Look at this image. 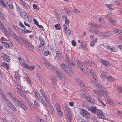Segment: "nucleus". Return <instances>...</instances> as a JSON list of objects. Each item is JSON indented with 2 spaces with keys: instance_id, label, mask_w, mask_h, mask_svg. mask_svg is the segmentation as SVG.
<instances>
[{
  "instance_id": "nucleus-15",
  "label": "nucleus",
  "mask_w": 122,
  "mask_h": 122,
  "mask_svg": "<svg viewBox=\"0 0 122 122\" xmlns=\"http://www.w3.org/2000/svg\"><path fill=\"white\" fill-rule=\"evenodd\" d=\"M14 101L15 103L19 106H20L21 104L22 103V102H20L19 100L16 98H15Z\"/></svg>"
},
{
  "instance_id": "nucleus-56",
  "label": "nucleus",
  "mask_w": 122,
  "mask_h": 122,
  "mask_svg": "<svg viewBox=\"0 0 122 122\" xmlns=\"http://www.w3.org/2000/svg\"><path fill=\"white\" fill-rule=\"evenodd\" d=\"M94 85L97 87L100 88V89L102 88V86L100 85V84H99L98 83H97V84H94Z\"/></svg>"
},
{
  "instance_id": "nucleus-40",
  "label": "nucleus",
  "mask_w": 122,
  "mask_h": 122,
  "mask_svg": "<svg viewBox=\"0 0 122 122\" xmlns=\"http://www.w3.org/2000/svg\"><path fill=\"white\" fill-rule=\"evenodd\" d=\"M57 111L58 114L59 116L61 117H62L63 116V114L61 110H59Z\"/></svg>"
},
{
  "instance_id": "nucleus-61",
  "label": "nucleus",
  "mask_w": 122,
  "mask_h": 122,
  "mask_svg": "<svg viewBox=\"0 0 122 122\" xmlns=\"http://www.w3.org/2000/svg\"><path fill=\"white\" fill-rule=\"evenodd\" d=\"M0 17L3 20H4L5 19V17H4L3 14L1 13L0 14Z\"/></svg>"
},
{
  "instance_id": "nucleus-36",
  "label": "nucleus",
  "mask_w": 122,
  "mask_h": 122,
  "mask_svg": "<svg viewBox=\"0 0 122 122\" xmlns=\"http://www.w3.org/2000/svg\"><path fill=\"white\" fill-rule=\"evenodd\" d=\"M101 95L103 97H105L107 95V93L105 91H102L100 92Z\"/></svg>"
},
{
  "instance_id": "nucleus-22",
  "label": "nucleus",
  "mask_w": 122,
  "mask_h": 122,
  "mask_svg": "<svg viewBox=\"0 0 122 122\" xmlns=\"http://www.w3.org/2000/svg\"><path fill=\"white\" fill-rule=\"evenodd\" d=\"M9 107L13 111H16L17 110L16 107L14 106V105L13 103L12 104V105H10V106H9Z\"/></svg>"
},
{
  "instance_id": "nucleus-5",
  "label": "nucleus",
  "mask_w": 122,
  "mask_h": 122,
  "mask_svg": "<svg viewBox=\"0 0 122 122\" xmlns=\"http://www.w3.org/2000/svg\"><path fill=\"white\" fill-rule=\"evenodd\" d=\"M40 92L42 97L44 98L46 101L48 103L50 102L48 98L47 97L46 95L41 89H40Z\"/></svg>"
},
{
  "instance_id": "nucleus-58",
  "label": "nucleus",
  "mask_w": 122,
  "mask_h": 122,
  "mask_svg": "<svg viewBox=\"0 0 122 122\" xmlns=\"http://www.w3.org/2000/svg\"><path fill=\"white\" fill-rule=\"evenodd\" d=\"M86 99L90 102H92L93 100L91 98L88 97H86Z\"/></svg>"
},
{
  "instance_id": "nucleus-41",
  "label": "nucleus",
  "mask_w": 122,
  "mask_h": 122,
  "mask_svg": "<svg viewBox=\"0 0 122 122\" xmlns=\"http://www.w3.org/2000/svg\"><path fill=\"white\" fill-rule=\"evenodd\" d=\"M65 23L68 25L70 21L67 16H65Z\"/></svg>"
},
{
  "instance_id": "nucleus-64",
  "label": "nucleus",
  "mask_w": 122,
  "mask_h": 122,
  "mask_svg": "<svg viewBox=\"0 0 122 122\" xmlns=\"http://www.w3.org/2000/svg\"><path fill=\"white\" fill-rule=\"evenodd\" d=\"M97 100H98L102 104V105L103 106H106L105 104L103 103V102L101 100H100L98 98H97Z\"/></svg>"
},
{
  "instance_id": "nucleus-8",
  "label": "nucleus",
  "mask_w": 122,
  "mask_h": 122,
  "mask_svg": "<svg viewBox=\"0 0 122 122\" xmlns=\"http://www.w3.org/2000/svg\"><path fill=\"white\" fill-rule=\"evenodd\" d=\"M100 34L101 36L106 37H109L112 35V33H108L106 32H101Z\"/></svg>"
},
{
  "instance_id": "nucleus-21",
  "label": "nucleus",
  "mask_w": 122,
  "mask_h": 122,
  "mask_svg": "<svg viewBox=\"0 0 122 122\" xmlns=\"http://www.w3.org/2000/svg\"><path fill=\"white\" fill-rule=\"evenodd\" d=\"M55 106L57 111L60 110L61 107L57 103H55Z\"/></svg>"
},
{
  "instance_id": "nucleus-62",
  "label": "nucleus",
  "mask_w": 122,
  "mask_h": 122,
  "mask_svg": "<svg viewBox=\"0 0 122 122\" xmlns=\"http://www.w3.org/2000/svg\"><path fill=\"white\" fill-rule=\"evenodd\" d=\"M1 96L4 99V100L7 98L6 97V96L4 93H1Z\"/></svg>"
},
{
  "instance_id": "nucleus-31",
  "label": "nucleus",
  "mask_w": 122,
  "mask_h": 122,
  "mask_svg": "<svg viewBox=\"0 0 122 122\" xmlns=\"http://www.w3.org/2000/svg\"><path fill=\"white\" fill-rule=\"evenodd\" d=\"M108 20L109 22H111L113 25H114L116 24V21L115 20L112 19L110 18H109Z\"/></svg>"
},
{
  "instance_id": "nucleus-3",
  "label": "nucleus",
  "mask_w": 122,
  "mask_h": 122,
  "mask_svg": "<svg viewBox=\"0 0 122 122\" xmlns=\"http://www.w3.org/2000/svg\"><path fill=\"white\" fill-rule=\"evenodd\" d=\"M21 65L24 67L25 68H27L29 70L31 71L33 70L34 69L35 66H30L26 64L25 62H23L22 63H21Z\"/></svg>"
},
{
  "instance_id": "nucleus-11",
  "label": "nucleus",
  "mask_w": 122,
  "mask_h": 122,
  "mask_svg": "<svg viewBox=\"0 0 122 122\" xmlns=\"http://www.w3.org/2000/svg\"><path fill=\"white\" fill-rule=\"evenodd\" d=\"M1 65L4 68H6V70L10 69L9 65L5 62H2Z\"/></svg>"
},
{
  "instance_id": "nucleus-63",
  "label": "nucleus",
  "mask_w": 122,
  "mask_h": 122,
  "mask_svg": "<svg viewBox=\"0 0 122 122\" xmlns=\"http://www.w3.org/2000/svg\"><path fill=\"white\" fill-rule=\"evenodd\" d=\"M1 4H2L3 5V7H5V8H6L7 6V4L6 3H5L3 1L1 3Z\"/></svg>"
},
{
  "instance_id": "nucleus-52",
  "label": "nucleus",
  "mask_w": 122,
  "mask_h": 122,
  "mask_svg": "<svg viewBox=\"0 0 122 122\" xmlns=\"http://www.w3.org/2000/svg\"><path fill=\"white\" fill-rule=\"evenodd\" d=\"M65 33L68 36L70 35L71 33V31L69 29L67 30H66V32Z\"/></svg>"
},
{
  "instance_id": "nucleus-33",
  "label": "nucleus",
  "mask_w": 122,
  "mask_h": 122,
  "mask_svg": "<svg viewBox=\"0 0 122 122\" xmlns=\"http://www.w3.org/2000/svg\"><path fill=\"white\" fill-rule=\"evenodd\" d=\"M24 4L23 5L25 6L26 8V10H29L30 8V7L29 6V5H28L26 4V3H24Z\"/></svg>"
},
{
  "instance_id": "nucleus-47",
  "label": "nucleus",
  "mask_w": 122,
  "mask_h": 122,
  "mask_svg": "<svg viewBox=\"0 0 122 122\" xmlns=\"http://www.w3.org/2000/svg\"><path fill=\"white\" fill-rule=\"evenodd\" d=\"M15 87L17 89H18V91H20V84L19 83L17 84H16L15 85Z\"/></svg>"
},
{
  "instance_id": "nucleus-4",
  "label": "nucleus",
  "mask_w": 122,
  "mask_h": 122,
  "mask_svg": "<svg viewBox=\"0 0 122 122\" xmlns=\"http://www.w3.org/2000/svg\"><path fill=\"white\" fill-rule=\"evenodd\" d=\"M56 72L59 77L63 81H65V76L61 72L58 71H56Z\"/></svg>"
},
{
  "instance_id": "nucleus-14",
  "label": "nucleus",
  "mask_w": 122,
  "mask_h": 122,
  "mask_svg": "<svg viewBox=\"0 0 122 122\" xmlns=\"http://www.w3.org/2000/svg\"><path fill=\"white\" fill-rule=\"evenodd\" d=\"M90 73L91 74V75L93 77V79L95 80V82H94V83H95V82H97V78L96 76V75L95 74L93 71H90Z\"/></svg>"
},
{
  "instance_id": "nucleus-34",
  "label": "nucleus",
  "mask_w": 122,
  "mask_h": 122,
  "mask_svg": "<svg viewBox=\"0 0 122 122\" xmlns=\"http://www.w3.org/2000/svg\"><path fill=\"white\" fill-rule=\"evenodd\" d=\"M41 102V103L46 107L47 106V105L45 101L42 98L41 99V101H40Z\"/></svg>"
},
{
  "instance_id": "nucleus-23",
  "label": "nucleus",
  "mask_w": 122,
  "mask_h": 122,
  "mask_svg": "<svg viewBox=\"0 0 122 122\" xmlns=\"http://www.w3.org/2000/svg\"><path fill=\"white\" fill-rule=\"evenodd\" d=\"M107 81L108 82H112L114 80V78L111 76H109L108 77H107Z\"/></svg>"
},
{
  "instance_id": "nucleus-57",
  "label": "nucleus",
  "mask_w": 122,
  "mask_h": 122,
  "mask_svg": "<svg viewBox=\"0 0 122 122\" xmlns=\"http://www.w3.org/2000/svg\"><path fill=\"white\" fill-rule=\"evenodd\" d=\"M50 52L49 51H46L44 52V54L45 55L47 56L48 55L50 54Z\"/></svg>"
},
{
  "instance_id": "nucleus-2",
  "label": "nucleus",
  "mask_w": 122,
  "mask_h": 122,
  "mask_svg": "<svg viewBox=\"0 0 122 122\" xmlns=\"http://www.w3.org/2000/svg\"><path fill=\"white\" fill-rule=\"evenodd\" d=\"M80 113L81 116L85 118H88L90 117V113L84 109H81Z\"/></svg>"
},
{
  "instance_id": "nucleus-25",
  "label": "nucleus",
  "mask_w": 122,
  "mask_h": 122,
  "mask_svg": "<svg viewBox=\"0 0 122 122\" xmlns=\"http://www.w3.org/2000/svg\"><path fill=\"white\" fill-rule=\"evenodd\" d=\"M79 67L81 71L83 70L86 68L85 66L83 63L81 64L80 65Z\"/></svg>"
},
{
  "instance_id": "nucleus-13",
  "label": "nucleus",
  "mask_w": 122,
  "mask_h": 122,
  "mask_svg": "<svg viewBox=\"0 0 122 122\" xmlns=\"http://www.w3.org/2000/svg\"><path fill=\"white\" fill-rule=\"evenodd\" d=\"M44 45L40 44L38 46V48H39L40 52H41L43 51L44 50L45 48Z\"/></svg>"
},
{
  "instance_id": "nucleus-51",
  "label": "nucleus",
  "mask_w": 122,
  "mask_h": 122,
  "mask_svg": "<svg viewBox=\"0 0 122 122\" xmlns=\"http://www.w3.org/2000/svg\"><path fill=\"white\" fill-rule=\"evenodd\" d=\"M76 62L78 67L81 64L83 63L80 60H77Z\"/></svg>"
},
{
  "instance_id": "nucleus-54",
  "label": "nucleus",
  "mask_w": 122,
  "mask_h": 122,
  "mask_svg": "<svg viewBox=\"0 0 122 122\" xmlns=\"http://www.w3.org/2000/svg\"><path fill=\"white\" fill-rule=\"evenodd\" d=\"M65 11L66 12L68 15H71V12L68 10H65Z\"/></svg>"
},
{
  "instance_id": "nucleus-44",
  "label": "nucleus",
  "mask_w": 122,
  "mask_h": 122,
  "mask_svg": "<svg viewBox=\"0 0 122 122\" xmlns=\"http://www.w3.org/2000/svg\"><path fill=\"white\" fill-rule=\"evenodd\" d=\"M68 62L69 64H70L71 66H75V65L73 62L71 60L69 59L68 61Z\"/></svg>"
},
{
  "instance_id": "nucleus-17",
  "label": "nucleus",
  "mask_w": 122,
  "mask_h": 122,
  "mask_svg": "<svg viewBox=\"0 0 122 122\" xmlns=\"http://www.w3.org/2000/svg\"><path fill=\"white\" fill-rule=\"evenodd\" d=\"M6 104L9 107L10 105H12V103L10 101V100L8 98H7L4 100Z\"/></svg>"
},
{
  "instance_id": "nucleus-49",
  "label": "nucleus",
  "mask_w": 122,
  "mask_h": 122,
  "mask_svg": "<svg viewBox=\"0 0 122 122\" xmlns=\"http://www.w3.org/2000/svg\"><path fill=\"white\" fill-rule=\"evenodd\" d=\"M79 84L81 87H82L83 88L86 87V86L82 81H81Z\"/></svg>"
},
{
  "instance_id": "nucleus-55",
  "label": "nucleus",
  "mask_w": 122,
  "mask_h": 122,
  "mask_svg": "<svg viewBox=\"0 0 122 122\" xmlns=\"http://www.w3.org/2000/svg\"><path fill=\"white\" fill-rule=\"evenodd\" d=\"M67 115L68 117V118H69L70 120H72V118H71L72 115L71 113L67 114Z\"/></svg>"
},
{
  "instance_id": "nucleus-10",
  "label": "nucleus",
  "mask_w": 122,
  "mask_h": 122,
  "mask_svg": "<svg viewBox=\"0 0 122 122\" xmlns=\"http://www.w3.org/2000/svg\"><path fill=\"white\" fill-rule=\"evenodd\" d=\"M55 56V60L57 61H59L60 59H61V55L60 53L58 51H56Z\"/></svg>"
},
{
  "instance_id": "nucleus-30",
  "label": "nucleus",
  "mask_w": 122,
  "mask_h": 122,
  "mask_svg": "<svg viewBox=\"0 0 122 122\" xmlns=\"http://www.w3.org/2000/svg\"><path fill=\"white\" fill-rule=\"evenodd\" d=\"M7 94L9 95L10 97L12 98L13 100H14L15 98L16 97L14 96V94L10 92H7Z\"/></svg>"
},
{
  "instance_id": "nucleus-37",
  "label": "nucleus",
  "mask_w": 122,
  "mask_h": 122,
  "mask_svg": "<svg viewBox=\"0 0 122 122\" xmlns=\"http://www.w3.org/2000/svg\"><path fill=\"white\" fill-rule=\"evenodd\" d=\"M21 95L22 97H23L25 99L27 102H28L29 101V99H28L26 97V96L25 93H23Z\"/></svg>"
},
{
  "instance_id": "nucleus-35",
  "label": "nucleus",
  "mask_w": 122,
  "mask_h": 122,
  "mask_svg": "<svg viewBox=\"0 0 122 122\" xmlns=\"http://www.w3.org/2000/svg\"><path fill=\"white\" fill-rule=\"evenodd\" d=\"M34 94L39 99H41L42 98H41V96L40 94L39 93H38L37 92H34Z\"/></svg>"
},
{
  "instance_id": "nucleus-27",
  "label": "nucleus",
  "mask_w": 122,
  "mask_h": 122,
  "mask_svg": "<svg viewBox=\"0 0 122 122\" xmlns=\"http://www.w3.org/2000/svg\"><path fill=\"white\" fill-rule=\"evenodd\" d=\"M90 25L92 27L96 28H97L99 27V25L97 24L91 23L90 24Z\"/></svg>"
},
{
  "instance_id": "nucleus-19",
  "label": "nucleus",
  "mask_w": 122,
  "mask_h": 122,
  "mask_svg": "<svg viewBox=\"0 0 122 122\" xmlns=\"http://www.w3.org/2000/svg\"><path fill=\"white\" fill-rule=\"evenodd\" d=\"M97 110L96 107H92L91 108L90 111L94 113H96Z\"/></svg>"
},
{
  "instance_id": "nucleus-24",
  "label": "nucleus",
  "mask_w": 122,
  "mask_h": 122,
  "mask_svg": "<svg viewBox=\"0 0 122 122\" xmlns=\"http://www.w3.org/2000/svg\"><path fill=\"white\" fill-rule=\"evenodd\" d=\"M97 40V38H96L94 39V40H92L91 42V46H94L95 42Z\"/></svg>"
},
{
  "instance_id": "nucleus-9",
  "label": "nucleus",
  "mask_w": 122,
  "mask_h": 122,
  "mask_svg": "<svg viewBox=\"0 0 122 122\" xmlns=\"http://www.w3.org/2000/svg\"><path fill=\"white\" fill-rule=\"evenodd\" d=\"M97 115L98 117L100 118L104 119L105 117L103 114L102 112L100 110L97 111Z\"/></svg>"
},
{
  "instance_id": "nucleus-60",
  "label": "nucleus",
  "mask_w": 122,
  "mask_h": 122,
  "mask_svg": "<svg viewBox=\"0 0 122 122\" xmlns=\"http://www.w3.org/2000/svg\"><path fill=\"white\" fill-rule=\"evenodd\" d=\"M19 37L22 40V41H23L24 43V41H26L25 40V39L24 38L21 36L19 35Z\"/></svg>"
},
{
  "instance_id": "nucleus-39",
  "label": "nucleus",
  "mask_w": 122,
  "mask_h": 122,
  "mask_svg": "<svg viewBox=\"0 0 122 122\" xmlns=\"http://www.w3.org/2000/svg\"><path fill=\"white\" fill-rule=\"evenodd\" d=\"M65 109L66 111L67 114L71 113L70 110L68 107H66Z\"/></svg>"
},
{
  "instance_id": "nucleus-53",
  "label": "nucleus",
  "mask_w": 122,
  "mask_h": 122,
  "mask_svg": "<svg viewBox=\"0 0 122 122\" xmlns=\"http://www.w3.org/2000/svg\"><path fill=\"white\" fill-rule=\"evenodd\" d=\"M107 102L110 105H112V106H114V104H113V102L111 100H108Z\"/></svg>"
},
{
  "instance_id": "nucleus-28",
  "label": "nucleus",
  "mask_w": 122,
  "mask_h": 122,
  "mask_svg": "<svg viewBox=\"0 0 122 122\" xmlns=\"http://www.w3.org/2000/svg\"><path fill=\"white\" fill-rule=\"evenodd\" d=\"M15 77L17 80H20V76L18 74L17 72H15Z\"/></svg>"
},
{
  "instance_id": "nucleus-45",
  "label": "nucleus",
  "mask_w": 122,
  "mask_h": 122,
  "mask_svg": "<svg viewBox=\"0 0 122 122\" xmlns=\"http://www.w3.org/2000/svg\"><path fill=\"white\" fill-rule=\"evenodd\" d=\"M0 29L5 33L6 32L8 31L7 29L5 27V26L3 27V28H0Z\"/></svg>"
},
{
  "instance_id": "nucleus-20",
  "label": "nucleus",
  "mask_w": 122,
  "mask_h": 122,
  "mask_svg": "<svg viewBox=\"0 0 122 122\" xmlns=\"http://www.w3.org/2000/svg\"><path fill=\"white\" fill-rule=\"evenodd\" d=\"M90 31L93 33L96 34L99 33L100 32L99 30L95 29H90Z\"/></svg>"
},
{
  "instance_id": "nucleus-50",
  "label": "nucleus",
  "mask_w": 122,
  "mask_h": 122,
  "mask_svg": "<svg viewBox=\"0 0 122 122\" xmlns=\"http://www.w3.org/2000/svg\"><path fill=\"white\" fill-rule=\"evenodd\" d=\"M53 78V79L51 80V82L53 84H55L56 82V79L55 77H54Z\"/></svg>"
},
{
  "instance_id": "nucleus-16",
  "label": "nucleus",
  "mask_w": 122,
  "mask_h": 122,
  "mask_svg": "<svg viewBox=\"0 0 122 122\" xmlns=\"http://www.w3.org/2000/svg\"><path fill=\"white\" fill-rule=\"evenodd\" d=\"M85 63L86 64L90 66H93L94 64V63L92 61H91V63L89 61H85Z\"/></svg>"
},
{
  "instance_id": "nucleus-43",
  "label": "nucleus",
  "mask_w": 122,
  "mask_h": 122,
  "mask_svg": "<svg viewBox=\"0 0 122 122\" xmlns=\"http://www.w3.org/2000/svg\"><path fill=\"white\" fill-rule=\"evenodd\" d=\"M31 32V31L30 30H23L22 29V32L24 33H30Z\"/></svg>"
},
{
  "instance_id": "nucleus-1",
  "label": "nucleus",
  "mask_w": 122,
  "mask_h": 122,
  "mask_svg": "<svg viewBox=\"0 0 122 122\" xmlns=\"http://www.w3.org/2000/svg\"><path fill=\"white\" fill-rule=\"evenodd\" d=\"M61 68L69 76L72 75L73 74L72 70L64 64H62L60 65Z\"/></svg>"
},
{
  "instance_id": "nucleus-42",
  "label": "nucleus",
  "mask_w": 122,
  "mask_h": 122,
  "mask_svg": "<svg viewBox=\"0 0 122 122\" xmlns=\"http://www.w3.org/2000/svg\"><path fill=\"white\" fill-rule=\"evenodd\" d=\"M34 102L35 107H37L39 106L40 104L38 103V101L37 100H35Z\"/></svg>"
},
{
  "instance_id": "nucleus-12",
  "label": "nucleus",
  "mask_w": 122,
  "mask_h": 122,
  "mask_svg": "<svg viewBox=\"0 0 122 122\" xmlns=\"http://www.w3.org/2000/svg\"><path fill=\"white\" fill-rule=\"evenodd\" d=\"M4 46L6 48H8L10 46H12V44L11 43L9 45L7 42H2Z\"/></svg>"
},
{
  "instance_id": "nucleus-59",
  "label": "nucleus",
  "mask_w": 122,
  "mask_h": 122,
  "mask_svg": "<svg viewBox=\"0 0 122 122\" xmlns=\"http://www.w3.org/2000/svg\"><path fill=\"white\" fill-rule=\"evenodd\" d=\"M18 60H19L20 62L21 63H22L23 62H24V61L23 59H21V58L20 57H19L18 58Z\"/></svg>"
},
{
  "instance_id": "nucleus-38",
  "label": "nucleus",
  "mask_w": 122,
  "mask_h": 122,
  "mask_svg": "<svg viewBox=\"0 0 122 122\" xmlns=\"http://www.w3.org/2000/svg\"><path fill=\"white\" fill-rule=\"evenodd\" d=\"M55 26L56 29L60 30L61 29L60 24H58L56 25Z\"/></svg>"
},
{
  "instance_id": "nucleus-7",
  "label": "nucleus",
  "mask_w": 122,
  "mask_h": 122,
  "mask_svg": "<svg viewBox=\"0 0 122 122\" xmlns=\"http://www.w3.org/2000/svg\"><path fill=\"white\" fill-rule=\"evenodd\" d=\"M44 64L47 67L53 71H54L56 70V68L49 63L45 62L44 63Z\"/></svg>"
},
{
  "instance_id": "nucleus-26",
  "label": "nucleus",
  "mask_w": 122,
  "mask_h": 122,
  "mask_svg": "<svg viewBox=\"0 0 122 122\" xmlns=\"http://www.w3.org/2000/svg\"><path fill=\"white\" fill-rule=\"evenodd\" d=\"M101 63L104 65L106 66H107L109 64L108 62L107 61H105L103 60V59L101 60Z\"/></svg>"
},
{
  "instance_id": "nucleus-6",
  "label": "nucleus",
  "mask_w": 122,
  "mask_h": 122,
  "mask_svg": "<svg viewBox=\"0 0 122 122\" xmlns=\"http://www.w3.org/2000/svg\"><path fill=\"white\" fill-rule=\"evenodd\" d=\"M3 58L5 61L9 62L10 61V58L9 56L5 53H2Z\"/></svg>"
},
{
  "instance_id": "nucleus-48",
  "label": "nucleus",
  "mask_w": 122,
  "mask_h": 122,
  "mask_svg": "<svg viewBox=\"0 0 122 122\" xmlns=\"http://www.w3.org/2000/svg\"><path fill=\"white\" fill-rule=\"evenodd\" d=\"M16 9L18 13H20L22 11V9L17 6H16Z\"/></svg>"
},
{
  "instance_id": "nucleus-32",
  "label": "nucleus",
  "mask_w": 122,
  "mask_h": 122,
  "mask_svg": "<svg viewBox=\"0 0 122 122\" xmlns=\"http://www.w3.org/2000/svg\"><path fill=\"white\" fill-rule=\"evenodd\" d=\"M110 46H107V49H109L112 52H115V49L114 47H112V48H110Z\"/></svg>"
},
{
  "instance_id": "nucleus-18",
  "label": "nucleus",
  "mask_w": 122,
  "mask_h": 122,
  "mask_svg": "<svg viewBox=\"0 0 122 122\" xmlns=\"http://www.w3.org/2000/svg\"><path fill=\"white\" fill-rule=\"evenodd\" d=\"M101 75L102 77L105 80L107 79V74L104 71H103L102 72V73L101 74Z\"/></svg>"
},
{
  "instance_id": "nucleus-46",
  "label": "nucleus",
  "mask_w": 122,
  "mask_h": 122,
  "mask_svg": "<svg viewBox=\"0 0 122 122\" xmlns=\"http://www.w3.org/2000/svg\"><path fill=\"white\" fill-rule=\"evenodd\" d=\"M24 43L25 44V45L29 48L30 44L27 41H24Z\"/></svg>"
},
{
  "instance_id": "nucleus-29",
  "label": "nucleus",
  "mask_w": 122,
  "mask_h": 122,
  "mask_svg": "<svg viewBox=\"0 0 122 122\" xmlns=\"http://www.w3.org/2000/svg\"><path fill=\"white\" fill-rule=\"evenodd\" d=\"M19 107L22 108L25 111L27 110V108L26 106L22 103Z\"/></svg>"
}]
</instances>
